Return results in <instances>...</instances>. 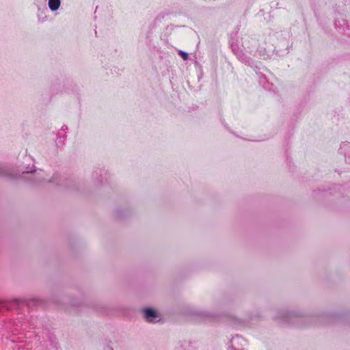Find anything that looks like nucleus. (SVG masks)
<instances>
[{"instance_id":"f257e3e1","label":"nucleus","mask_w":350,"mask_h":350,"mask_svg":"<svg viewBox=\"0 0 350 350\" xmlns=\"http://www.w3.org/2000/svg\"><path fill=\"white\" fill-rule=\"evenodd\" d=\"M144 317L150 323H155L159 320V314L154 308H146L143 310Z\"/></svg>"},{"instance_id":"f03ea898","label":"nucleus","mask_w":350,"mask_h":350,"mask_svg":"<svg viewBox=\"0 0 350 350\" xmlns=\"http://www.w3.org/2000/svg\"><path fill=\"white\" fill-rule=\"evenodd\" d=\"M60 6V0H49V7L52 11L57 10Z\"/></svg>"},{"instance_id":"7ed1b4c3","label":"nucleus","mask_w":350,"mask_h":350,"mask_svg":"<svg viewBox=\"0 0 350 350\" xmlns=\"http://www.w3.org/2000/svg\"><path fill=\"white\" fill-rule=\"evenodd\" d=\"M178 53H179V55L183 57V59L184 60L187 59V58H188V55H187L186 53H185V52H183V51H179Z\"/></svg>"}]
</instances>
